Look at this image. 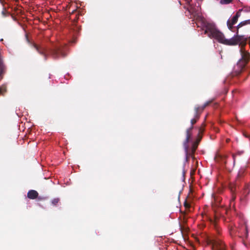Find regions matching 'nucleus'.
I'll return each mask as SVG.
<instances>
[{
    "label": "nucleus",
    "instance_id": "a211bd4d",
    "mask_svg": "<svg viewBox=\"0 0 250 250\" xmlns=\"http://www.w3.org/2000/svg\"><path fill=\"white\" fill-rule=\"evenodd\" d=\"M220 157H221V159L222 162H224L225 164H226V162L225 161V159L227 158V156H221Z\"/></svg>",
    "mask_w": 250,
    "mask_h": 250
},
{
    "label": "nucleus",
    "instance_id": "aec40b11",
    "mask_svg": "<svg viewBox=\"0 0 250 250\" xmlns=\"http://www.w3.org/2000/svg\"><path fill=\"white\" fill-rule=\"evenodd\" d=\"M183 173L184 175L185 174V171L184 169H183Z\"/></svg>",
    "mask_w": 250,
    "mask_h": 250
},
{
    "label": "nucleus",
    "instance_id": "1a4fd4ad",
    "mask_svg": "<svg viewBox=\"0 0 250 250\" xmlns=\"http://www.w3.org/2000/svg\"><path fill=\"white\" fill-rule=\"evenodd\" d=\"M38 193L35 190H30L27 194V196L30 199H35L38 196Z\"/></svg>",
    "mask_w": 250,
    "mask_h": 250
},
{
    "label": "nucleus",
    "instance_id": "9b49d317",
    "mask_svg": "<svg viewBox=\"0 0 250 250\" xmlns=\"http://www.w3.org/2000/svg\"><path fill=\"white\" fill-rule=\"evenodd\" d=\"M7 92V86L5 84L0 86V96H4Z\"/></svg>",
    "mask_w": 250,
    "mask_h": 250
},
{
    "label": "nucleus",
    "instance_id": "20e7f679",
    "mask_svg": "<svg viewBox=\"0 0 250 250\" xmlns=\"http://www.w3.org/2000/svg\"><path fill=\"white\" fill-rule=\"evenodd\" d=\"M211 101H208L205 103L202 106H197L194 107V117L190 120V126H193V125L196 123L197 121L199 119L201 113L203 112L205 108L211 103Z\"/></svg>",
    "mask_w": 250,
    "mask_h": 250
},
{
    "label": "nucleus",
    "instance_id": "4468645a",
    "mask_svg": "<svg viewBox=\"0 0 250 250\" xmlns=\"http://www.w3.org/2000/svg\"><path fill=\"white\" fill-rule=\"evenodd\" d=\"M232 0H221L220 3L222 4H227L231 2Z\"/></svg>",
    "mask_w": 250,
    "mask_h": 250
},
{
    "label": "nucleus",
    "instance_id": "dca6fc26",
    "mask_svg": "<svg viewBox=\"0 0 250 250\" xmlns=\"http://www.w3.org/2000/svg\"><path fill=\"white\" fill-rule=\"evenodd\" d=\"M1 14L3 17H6L9 15V13L7 11V10L4 8L3 9Z\"/></svg>",
    "mask_w": 250,
    "mask_h": 250
},
{
    "label": "nucleus",
    "instance_id": "2eb2a0df",
    "mask_svg": "<svg viewBox=\"0 0 250 250\" xmlns=\"http://www.w3.org/2000/svg\"><path fill=\"white\" fill-rule=\"evenodd\" d=\"M60 201V199L59 198H55L54 199H53L52 200V205H54V206H56L57 205V204Z\"/></svg>",
    "mask_w": 250,
    "mask_h": 250
},
{
    "label": "nucleus",
    "instance_id": "f8f14e48",
    "mask_svg": "<svg viewBox=\"0 0 250 250\" xmlns=\"http://www.w3.org/2000/svg\"><path fill=\"white\" fill-rule=\"evenodd\" d=\"M244 172H245V170L244 169H241L239 171L237 176V181L239 180V179H240L241 177H243Z\"/></svg>",
    "mask_w": 250,
    "mask_h": 250
},
{
    "label": "nucleus",
    "instance_id": "7ed1b4c3",
    "mask_svg": "<svg viewBox=\"0 0 250 250\" xmlns=\"http://www.w3.org/2000/svg\"><path fill=\"white\" fill-rule=\"evenodd\" d=\"M207 243L211 246L212 250H226L225 245L218 238H209L208 240Z\"/></svg>",
    "mask_w": 250,
    "mask_h": 250
},
{
    "label": "nucleus",
    "instance_id": "423d86ee",
    "mask_svg": "<svg viewBox=\"0 0 250 250\" xmlns=\"http://www.w3.org/2000/svg\"><path fill=\"white\" fill-rule=\"evenodd\" d=\"M198 142H194L192 144L191 147L190 148L188 146V148L187 151H185L186 155V159L188 160L190 157L193 158L194 153L198 146Z\"/></svg>",
    "mask_w": 250,
    "mask_h": 250
},
{
    "label": "nucleus",
    "instance_id": "f257e3e1",
    "mask_svg": "<svg viewBox=\"0 0 250 250\" xmlns=\"http://www.w3.org/2000/svg\"><path fill=\"white\" fill-rule=\"evenodd\" d=\"M203 29L204 34L210 38H214L219 42L228 45H235L239 44L241 46V58L237 63V66L242 71L250 60V53L245 49L247 39L244 36L235 35L230 39H226L223 34L217 29L215 25L207 21L203 22Z\"/></svg>",
    "mask_w": 250,
    "mask_h": 250
},
{
    "label": "nucleus",
    "instance_id": "6ab92c4d",
    "mask_svg": "<svg viewBox=\"0 0 250 250\" xmlns=\"http://www.w3.org/2000/svg\"><path fill=\"white\" fill-rule=\"evenodd\" d=\"M184 206H185V207L186 208H189V207H190V206L188 203H187L186 202L185 203Z\"/></svg>",
    "mask_w": 250,
    "mask_h": 250
},
{
    "label": "nucleus",
    "instance_id": "ddd939ff",
    "mask_svg": "<svg viewBox=\"0 0 250 250\" xmlns=\"http://www.w3.org/2000/svg\"><path fill=\"white\" fill-rule=\"evenodd\" d=\"M205 124L204 123L202 124L201 126L199 128L198 130V134H202L205 130Z\"/></svg>",
    "mask_w": 250,
    "mask_h": 250
},
{
    "label": "nucleus",
    "instance_id": "0eeeda50",
    "mask_svg": "<svg viewBox=\"0 0 250 250\" xmlns=\"http://www.w3.org/2000/svg\"><path fill=\"white\" fill-rule=\"evenodd\" d=\"M241 16V10H239L231 19V21L228 20L227 21V25L229 29L233 31V25L235 24L238 21V18Z\"/></svg>",
    "mask_w": 250,
    "mask_h": 250
},
{
    "label": "nucleus",
    "instance_id": "5701e85b",
    "mask_svg": "<svg viewBox=\"0 0 250 250\" xmlns=\"http://www.w3.org/2000/svg\"><path fill=\"white\" fill-rule=\"evenodd\" d=\"M229 141V139H227V141L228 142Z\"/></svg>",
    "mask_w": 250,
    "mask_h": 250
},
{
    "label": "nucleus",
    "instance_id": "4be33fe9",
    "mask_svg": "<svg viewBox=\"0 0 250 250\" xmlns=\"http://www.w3.org/2000/svg\"><path fill=\"white\" fill-rule=\"evenodd\" d=\"M0 42H2L3 41V40L2 39H0Z\"/></svg>",
    "mask_w": 250,
    "mask_h": 250
},
{
    "label": "nucleus",
    "instance_id": "f03ea898",
    "mask_svg": "<svg viewBox=\"0 0 250 250\" xmlns=\"http://www.w3.org/2000/svg\"><path fill=\"white\" fill-rule=\"evenodd\" d=\"M32 45L40 55L44 57L45 61H46L48 59L47 51L51 57L55 59H58L60 55L63 58L66 56L62 48L59 46H55L53 48L48 49L45 46L42 45H39L35 43H32Z\"/></svg>",
    "mask_w": 250,
    "mask_h": 250
},
{
    "label": "nucleus",
    "instance_id": "9d476101",
    "mask_svg": "<svg viewBox=\"0 0 250 250\" xmlns=\"http://www.w3.org/2000/svg\"><path fill=\"white\" fill-rule=\"evenodd\" d=\"M248 24H250V20H246V21H243L240 22L238 24V25L237 26L236 35H238V29H239V28H241V27H242L243 26H245V25H248Z\"/></svg>",
    "mask_w": 250,
    "mask_h": 250
},
{
    "label": "nucleus",
    "instance_id": "b1692460",
    "mask_svg": "<svg viewBox=\"0 0 250 250\" xmlns=\"http://www.w3.org/2000/svg\"><path fill=\"white\" fill-rule=\"evenodd\" d=\"M238 181V180H237V181L236 180V182H237ZM236 184H237V183H236Z\"/></svg>",
    "mask_w": 250,
    "mask_h": 250
},
{
    "label": "nucleus",
    "instance_id": "6e6552de",
    "mask_svg": "<svg viewBox=\"0 0 250 250\" xmlns=\"http://www.w3.org/2000/svg\"><path fill=\"white\" fill-rule=\"evenodd\" d=\"M70 14V19L72 20L73 23H75L77 22L79 17L80 16V11L77 9L73 10L71 12L69 11Z\"/></svg>",
    "mask_w": 250,
    "mask_h": 250
},
{
    "label": "nucleus",
    "instance_id": "412c9836",
    "mask_svg": "<svg viewBox=\"0 0 250 250\" xmlns=\"http://www.w3.org/2000/svg\"><path fill=\"white\" fill-rule=\"evenodd\" d=\"M232 156L233 158L234 161H235V155L234 154H233Z\"/></svg>",
    "mask_w": 250,
    "mask_h": 250
},
{
    "label": "nucleus",
    "instance_id": "f3484780",
    "mask_svg": "<svg viewBox=\"0 0 250 250\" xmlns=\"http://www.w3.org/2000/svg\"><path fill=\"white\" fill-rule=\"evenodd\" d=\"M202 134H198L197 139H196V140L195 142H198V144H199V142H200V141H201V140L202 139Z\"/></svg>",
    "mask_w": 250,
    "mask_h": 250
},
{
    "label": "nucleus",
    "instance_id": "39448f33",
    "mask_svg": "<svg viewBox=\"0 0 250 250\" xmlns=\"http://www.w3.org/2000/svg\"><path fill=\"white\" fill-rule=\"evenodd\" d=\"M193 129V126H190L189 128H187L186 131V139L183 142V146L184 147L185 151H187L188 148V144L189 142L192 135V130Z\"/></svg>",
    "mask_w": 250,
    "mask_h": 250
}]
</instances>
